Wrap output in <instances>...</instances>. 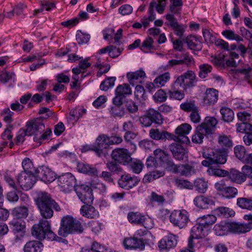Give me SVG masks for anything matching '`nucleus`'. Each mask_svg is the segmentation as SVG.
<instances>
[{
	"label": "nucleus",
	"instance_id": "10",
	"mask_svg": "<svg viewBox=\"0 0 252 252\" xmlns=\"http://www.w3.org/2000/svg\"><path fill=\"white\" fill-rule=\"evenodd\" d=\"M34 171L36 180L45 183H50L57 179L55 173L46 166H39Z\"/></svg>",
	"mask_w": 252,
	"mask_h": 252
},
{
	"label": "nucleus",
	"instance_id": "22",
	"mask_svg": "<svg viewBox=\"0 0 252 252\" xmlns=\"http://www.w3.org/2000/svg\"><path fill=\"white\" fill-rule=\"evenodd\" d=\"M126 77L129 83L133 86L135 84L142 83L146 78V73L142 69H139L135 72H128Z\"/></svg>",
	"mask_w": 252,
	"mask_h": 252
},
{
	"label": "nucleus",
	"instance_id": "32",
	"mask_svg": "<svg viewBox=\"0 0 252 252\" xmlns=\"http://www.w3.org/2000/svg\"><path fill=\"white\" fill-rule=\"evenodd\" d=\"M14 220H23L29 215V209L25 206H20L14 208L11 212Z\"/></svg>",
	"mask_w": 252,
	"mask_h": 252
},
{
	"label": "nucleus",
	"instance_id": "26",
	"mask_svg": "<svg viewBox=\"0 0 252 252\" xmlns=\"http://www.w3.org/2000/svg\"><path fill=\"white\" fill-rule=\"evenodd\" d=\"M175 172L174 174H179L181 176L189 177L195 174V170L194 166L189 164H177L176 168H175Z\"/></svg>",
	"mask_w": 252,
	"mask_h": 252
},
{
	"label": "nucleus",
	"instance_id": "28",
	"mask_svg": "<svg viewBox=\"0 0 252 252\" xmlns=\"http://www.w3.org/2000/svg\"><path fill=\"white\" fill-rule=\"evenodd\" d=\"M218 122L217 119L215 117H207L205 118L203 123L199 126L205 130L206 133H207L208 134L211 135Z\"/></svg>",
	"mask_w": 252,
	"mask_h": 252
},
{
	"label": "nucleus",
	"instance_id": "40",
	"mask_svg": "<svg viewBox=\"0 0 252 252\" xmlns=\"http://www.w3.org/2000/svg\"><path fill=\"white\" fill-rule=\"evenodd\" d=\"M214 231L218 236H223L227 234L229 231L228 222H221L216 224L214 227Z\"/></svg>",
	"mask_w": 252,
	"mask_h": 252
},
{
	"label": "nucleus",
	"instance_id": "24",
	"mask_svg": "<svg viewBox=\"0 0 252 252\" xmlns=\"http://www.w3.org/2000/svg\"><path fill=\"white\" fill-rule=\"evenodd\" d=\"M92 204H84L80 209L81 214L89 219H95L99 216V212L93 206Z\"/></svg>",
	"mask_w": 252,
	"mask_h": 252
},
{
	"label": "nucleus",
	"instance_id": "36",
	"mask_svg": "<svg viewBox=\"0 0 252 252\" xmlns=\"http://www.w3.org/2000/svg\"><path fill=\"white\" fill-rule=\"evenodd\" d=\"M204 226H202L199 223H197L194 225L191 230L190 234L192 237H195L196 239H199L205 237L206 234Z\"/></svg>",
	"mask_w": 252,
	"mask_h": 252
},
{
	"label": "nucleus",
	"instance_id": "35",
	"mask_svg": "<svg viewBox=\"0 0 252 252\" xmlns=\"http://www.w3.org/2000/svg\"><path fill=\"white\" fill-rule=\"evenodd\" d=\"M209 135L206 133V131L203 128L198 126L196 128L194 134L192 136V141L194 143L201 144L203 142L204 136L208 137Z\"/></svg>",
	"mask_w": 252,
	"mask_h": 252
},
{
	"label": "nucleus",
	"instance_id": "56",
	"mask_svg": "<svg viewBox=\"0 0 252 252\" xmlns=\"http://www.w3.org/2000/svg\"><path fill=\"white\" fill-rule=\"evenodd\" d=\"M135 97L140 101L145 100L147 98L145 94V90L142 86L137 85L135 87L134 92Z\"/></svg>",
	"mask_w": 252,
	"mask_h": 252
},
{
	"label": "nucleus",
	"instance_id": "54",
	"mask_svg": "<svg viewBox=\"0 0 252 252\" xmlns=\"http://www.w3.org/2000/svg\"><path fill=\"white\" fill-rule=\"evenodd\" d=\"M154 40L151 37H147L142 42L140 46V50L144 52H146L145 50H155L156 48L154 45Z\"/></svg>",
	"mask_w": 252,
	"mask_h": 252
},
{
	"label": "nucleus",
	"instance_id": "18",
	"mask_svg": "<svg viewBox=\"0 0 252 252\" xmlns=\"http://www.w3.org/2000/svg\"><path fill=\"white\" fill-rule=\"evenodd\" d=\"M150 137L155 140L165 141L175 139L176 136L165 130H159L158 128H152L149 131Z\"/></svg>",
	"mask_w": 252,
	"mask_h": 252
},
{
	"label": "nucleus",
	"instance_id": "38",
	"mask_svg": "<svg viewBox=\"0 0 252 252\" xmlns=\"http://www.w3.org/2000/svg\"><path fill=\"white\" fill-rule=\"evenodd\" d=\"M220 113L221 115L222 120L227 123L232 122L234 118V114L233 110L227 107H222L220 109Z\"/></svg>",
	"mask_w": 252,
	"mask_h": 252
},
{
	"label": "nucleus",
	"instance_id": "58",
	"mask_svg": "<svg viewBox=\"0 0 252 252\" xmlns=\"http://www.w3.org/2000/svg\"><path fill=\"white\" fill-rule=\"evenodd\" d=\"M237 131L239 132L245 133L252 132V125L248 122H242L236 125Z\"/></svg>",
	"mask_w": 252,
	"mask_h": 252
},
{
	"label": "nucleus",
	"instance_id": "11",
	"mask_svg": "<svg viewBox=\"0 0 252 252\" xmlns=\"http://www.w3.org/2000/svg\"><path fill=\"white\" fill-rule=\"evenodd\" d=\"M27 132L29 136H37L41 134L45 129V124L41 118H36L26 123Z\"/></svg>",
	"mask_w": 252,
	"mask_h": 252
},
{
	"label": "nucleus",
	"instance_id": "47",
	"mask_svg": "<svg viewBox=\"0 0 252 252\" xmlns=\"http://www.w3.org/2000/svg\"><path fill=\"white\" fill-rule=\"evenodd\" d=\"M174 185L180 189H192L193 184L187 180L176 178L174 179Z\"/></svg>",
	"mask_w": 252,
	"mask_h": 252
},
{
	"label": "nucleus",
	"instance_id": "61",
	"mask_svg": "<svg viewBox=\"0 0 252 252\" xmlns=\"http://www.w3.org/2000/svg\"><path fill=\"white\" fill-rule=\"evenodd\" d=\"M180 108L186 112H193L198 110V107L195 104L194 101L186 102L181 104Z\"/></svg>",
	"mask_w": 252,
	"mask_h": 252
},
{
	"label": "nucleus",
	"instance_id": "53",
	"mask_svg": "<svg viewBox=\"0 0 252 252\" xmlns=\"http://www.w3.org/2000/svg\"><path fill=\"white\" fill-rule=\"evenodd\" d=\"M237 194L238 190L236 188L230 186H226L221 196L227 199H231L235 197Z\"/></svg>",
	"mask_w": 252,
	"mask_h": 252
},
{
	"label": "nucleus",
	"instance_id": "48",
	"mask_svg": "<svg viewBox=\"0 0 252 252\" xmlns=\"http://www.w3.org/2000/svg\"><path fill=\"white\" fill-rule=\"evenodd\" d=\"M234 154L236 157L240 160L242 162L246 160L247 154L246 150L244 146L242 145H237L234 148Z\"/></svg>",
	"mask_w": 252,
	"mask_h": 252
},
{
	"label": "nucleus",
	"instance_id": "52",
	"mask_svg": "<svg viewBox=\"0 0 252 252\" xmlns=\"http://www.w3.org/2000/svg\"><path fill=\"white\" fill-rule=\"evenodd\" d=\"M184 42L187 43L188 48L191 50H196L197 45L194 42L197 41V38L192 35H189L182 38Z\"/></svg>",
	"mask_w": 252,
	"mask_h": 252
},
{
	"label": "nucleus",
	"instance_id": "31",
	"mask_svg": "<svg viewBox=\"0 0 252 252\" xmlns=\"http://www.w3.org/2000/svg\"><path fill=\"white\" fill-rule=\"evenodd\" d=\"M43 245L39 241H30L26 243L23 248L24 252H41Z\"/></svg>",
	"mask_w": 252,
	"mask_h": 252
},
{
	"label": "nucleus",
	"instance_id": "9",
	"mask_svg": "<svg viewBox=\"0 0 252 252\" xmlns=\"http://www.w3.org/2000/svg\"><path fill=\"white\" fill-rule=\"evenodd\" d=\"M17 181L19 185L20 189L28 190L31 189L36 181L34 173L21 172L17 177Z\"/></svg>",
	"mask_w": 252,
	"mask_h": 252
},
{
	"label": "nucleus",
	"instance_id": "13",
	"mask_svg": "<svg viewBox=\"0 0 252 252\" xmlns=\"http://www.w3.org/2000/svg\"><path fill=\"white\" fill-rule=\"evenodd\" d=\"M107 138V135L100 134L97 136L94 143L95 153L99 157L105 156L107 153V150L109 147Z\"/></svg>",
	"mask_w": 252,
	"mask_h": 252
},
{
	"label": "nucleus",
	"instance_id": "2",
	"mask_svg": "<svg viewBox=\"0 0 252 252\" xmlns=\"http://www.w3.org/2000/svg\"><path fill=\"white\" fill-rule=\"evenodd\" d=\"M202 157L205 160H203L201 164L203 166L208 167L207 170L208 175L216 177H226L228 171L212 166L214 164H223L226 162V152L207 148L203 150Z\"/></svg>",
	"mask_w": 252,
	"mask_h": 252
},
{
	"label": "nucleus",
	"instance_id": "41",
	"mask_svg": "<svg viewBox=\"0 0 252 252\" xmlns=\"http://www.w3.org/2000/svg\"><path fill=\"white\" fill-rule=\"evenodd\" d=\"M109 111L113 117L122 118L125 114V109L123 106L113 105L109 108Z\"/></svg>",
	"mask_w": 252,
	"mask_h": 252
},
{
	"label": "nucleus",
	"instance_id": "62",
	"mask_svg": "<svg viewBox=\"0 0 252 252\" xmlns=\"http://www.w3.org/2000/svg\"><path fill=\"white\" fill-rule=\"evenodd\" d=\"M153 97L156 102H163L167 99V96L166 92L163 90L159 89Z\"/></svg>",
	"mask_w": 252,
	"mask_h": 252
},
{
	"label": "nucleus",
	"instance_id": "30",
	"mask_svg": "<svg viewBox=\"0 0 252 252\" xmlns=\"http://www.w3.org/2000/svg\"><path fill=\"white\" fill-rule=\"evenodd\" d=\"M77 169L79 172L90 176H98V170L95 167L83 162H79L77 164Z\"/></svg>",
	"mask_w": 252,
	"mask_h": 252
},
{
	"label": "nucleus",
	"instance_id": "8",
	"mask_svg": "<svg viewBox=\"0 0 252 252\" xmlns=\"http://www.w3.org/2000/svg\"><path fill=\"white\" fill-rule=\"evenodd\" d=\"M197 80V77L193 71L188 70L178 76L175 82L180 86H182L184 90H186L188 88L194 87Z\"/></svg>",
	"mask_w": 252,
	"mask_h": 252
},
{
	"label": "nucleus",
	"instance_id": "29",
	"mask_svg": "<svg viewBox=\"0 0 252 252\" xmlns=\"http://www.w3.org/2000/svg\"><path fill=\"white\" fill-rule=\"evenodd\" d=\"M232 182L241 184L246 181L245 173L234 168H231L226 176Z\"/></svg>",
	"mask_w": 252,
	"mask_h": 252
},
{
	"label": "nucleus",
	"instance_id": "1",
	"mask_svg": "<svg viewBox=\"0 0 252 252\" xmlns=\"http://www.w3.org/2000/svg\"><path fill=\"white\" fill-rule=\"evenodd\" d=\"M35 204L43 219L32 226V236L39 241L44 239L57 241L58 239H61L52 231L51 221L48 220L53 217L54 210L56 212L61 211L60 206L52 198L50 194L45 191L37 193Z\"/></svg>",
	"mask_w": 252,
	"mask_h": 252
},
{
	"label": "nucleus",
	"instance_id": "23",
	"mask_svg": "<svg viewBox=\"0 0 252 252\" xmlns=\"http://www.w3.org/2000/svg\"><path fill=\"white\" fill-rule=\"evenodd\" d=\"M218 99V92L213 89H207L203 96V103L206 105L214 104Z\"/></svg>",
	"mask_w": 252,
	"mask_h": 252
},
{
	"label": "nucleus",
	"instance_id": "64",
	"mask_svg": "<svg viewBox=\"0 0 252 252\" xmlns=\"http://www.w3.org/2000/svg\"><path fill=\"white\" fill-rule=\"evenodd\" d=\"M22 167L24 169L23 172L29 173H34L32 169H33V164L29 158H25L22 163Z\"/></svg>",
	"mask_w": 252,
	"mask_h": 252
},
{
	"label": "nucleus",
	"instance_id": "19",
	"mask_svg": "<svg viewBox=\"0 0 252 252\" xmlns=\"http://www.w3.org/2000/svg\"><path fill=\"white\" fill-rule=\"evenodd\" d=\"M194 204L199 209H207L215 205V201L211 196L200 195L193 199Z\"/></svg>",
	"mask_w": 252,
	"mask_h": 252
},
{
	"label": "nucleus",
	"instance_id": "27",
	"mask_svg": "<svg viewBox=\"0 0 252 252\" xmlns=\"http://www.w3.org/2000/svg\"><path fill=\"white\" fill-rule=\"evenodd\" d=\"M229 231L234 233H244L249 231L251 227L249 224L240 223L238 222H228Z\"/></svg>",
	"mask_w": 252,
	"mask_h": 252
},
{
	"label": "nucleus",
	"instance_id": "33",
	"mask_svg": "<svg viewBox=\"0 0 252 252\" xmlns=\"http://www.w3.org/2000/svg\"><path fill=\"white\" fill-rule=\"evenodd\" d=\"M126 165L128 166L130 170L136 174L140 173L144 167V164L141 160L137 158H133L131 157V159L127 162Z\"/></svg>",
	"mask_w": 252,
	"mask_h": 252
},
{
	"label": "nucleus",
	"instance_id": "39",
	"mask_svg": "<svg viewBox=\"0 0 252 252\" xmlns=\"http://www.w3.org/2000/svg\"><path fill=\"white\" fill-rule=\"evenodd\" d=\"M218 143L219 145L221 146L223 148V150H221V151H224L226 152V154L227 155V149L231 148L233 146L232 141L230 138L225 135H220L218 137ZM219 151H220L219 150Z\"/></svg>",
	"mask_w": 252,
	"mask_h": 252
},
{
	"label": "nucleus",
	"instance_id": "4",
	"mask_svg": "<svg viewBox=\"0 0 252 252\" xmlns=\"http://www.w3.org/2000/svg\"><path fill=\"white\" fill-rule=\"evenodd\" d=\"M142 127H149L153 124L160 125L163 123V118L161 113L154 109H150L139 119Z\"/></svg>",
	"mask_w": 252,
	"mask_h": 252
},
{
	"label": "nucleus",
	"instance_id": "6",
	"mask_svg": "<svg viewBox=\"0 0 252 252\" xmlns=\"http://www.w3.org/2000/svg\"><path fill=\"white\" fill-rule=\"evenodd\" d=\"M9 228L14 235L15 243L21 242L26 235V225L23 220L12 219L9 222Z\"/></svg>",
	"mask_w": 252,
	"mask_h": 252
},
{
	"label": "nucleus",
	"instance_id": "60",
	"mask_svg": "<svg viewBox=\"0 0 252 252\" xmlns=\"http://www.w3.org/2000/svg\"><path fill=\"white\" fill-rule=\"evenodd\" d=\"M116 161H108L106 163V167L112 173L119 174L122 172L123 169L119 164L115 162Z\"/></svg>",
	"mask_w": 252,
	"mask_h": 252
},
{
	"label": "nucleus",
	"instance_id": "34",
	"mask_svg": "<svg viewBox=\"0 0 252 252\" xmlns=\"http://www.w3.org/2000/svg\"><path fill=\"white\" fill-rule=\"evenodd\" d=\"M217 220V218L213 215H204L198 218L197 220V222L199 223L202 226H204L207 229L214 224Z\"/></svg>",
	"mask_w": 252,
	"mask_h": 252
},
{
	"label": "nucleus",
	"instance_id": "15",
	"mask_svg": "<svg viewBox=\"0 0 252 252\" xmlns=\"http://www.w3.org/2000/svg\"><path fill=\"white\" fill-rule=\"evenodd\" d=\"M139 181L140 179L138 177L125 174L121 176L118 180V184L121 188L129 189L136 186Z\"/></svg>",
	"mask_w": 252,
	"mask_h": 252
},
{
	"label": "nucleus",
	"instance_id": "20",
	"mask_svg": "<svg viewBox=\"0 0 252 252\" xmlns=\"http://www.w3.org/2000/svg\"><path fill=\"white\" fill-rule=\"evenodd\" d=\"M177 238L176 235L172 234L165 236L158 243L159 249L168 250L175 247L177 244Z\"/></svg>",
	"mask_w": 252,
	"mask_h": 252
},
{
	"label": "nucleus",
	"instance_id": "16",
	"mask_svg": "<svg viewBox=\"0 0 252 252\" xmlns=\"http://www.w3.org/2000/svg\"><path fill=\"white\" fill-rule=\"evenodd\" d=\"M57 179L59 185L64 188H74L77 184L75 176L70 172L63 173L59 176Z\"/></svg>",
	"mask_w": 252,
	"mask_h": 252
},
{
	"label": "nucleus",
	"instance_id": "25",
	"mask_svg": "<svg viewBox=\"0 0 252 252\" xmlns=\"http://www.w3.org/2000/svg\"><path fill=\"white\" fill-rule=\"evenodd\" d=\"M182 87L175 81L171 85V90H169L168 94L171 99H175L181 100L185 97V94L182 91L179 90V88Z\"/></svg>",
	"mask_w": 252,
	"mask_h": 252
},
{
	"label": "nucleus",
	"instance_id": "14",
	"mask_svg": "<svg viewBox=\"0 0 252 252\" xmlns=\"http://www.w3.org/2000/svg\"><path fill=\"white\" fill-rule=\"evenodd\" d=\"M112 159L120 164L126 165L131 159V154L125 148H116L111 153Z\"/></svg>",
	"mask_w": 252,
	"mask_h": 252
},
{
	"label": "nucleus",
	"instance_id": "46",
	"mask_svg": "<svg viewBox=\"0 0 252 252\" xmlns=\"http://www.w3.org/2000/svg\"><path fill=\"white\" fill-rule=\"evenodd\" d=\"M215 213L220 217L229 218L235 215V212L229 208L220 207L215 210Z\"/></svg>",
	"mask_w": 252,
	"mask_h": 252
},
{
	"label": "nucleus",
	"instance_id": "55",
	"mask_svg": "<svg viewBox=\"0 0 252 252\" xmlns=\"http://www.w3.org/2000/svg\"><path fill=\"white\" fill-rule=\"evenodd\" d=\"M90 35L82 32L81 31H78L76 34V39L79 45L87 43L90 39Z\"/></svg>",
	"mask_w": 252,
	"mask_h": 252
},
{
	"label": "nucleus",
	"instance_id": "43",
	"mask_svg": "<svg viewBox=\"0 0 252 252\" xmlns=\"http://www.w3.org/2000/svg\"><path fill=\"white\" fill-rule=\"evenodd\" d=\"M144 215L139 212H130L127 214V219L131 223L141 224Z\"/></svg>",
	"mask_w": 252,
	"mask_h": 252
},
{
	"label": "nucleus",
	"instance_id": "57",
	"mask_svg": "<svg viewBox=\"0 0 252 252\" xmlns=\"http://www.w3.org/2000/svg\"><path fill=\"white\" fill-rule=\"evenodd\" d=\"M199 72L198 75L201 78H205L207 77L208 74L211 72L212 67L209 64H201L199 66Z\"/></svg>",
	"mask_w": 252,
	"mask_h": 252
},
{
	"label": "nucleus",
	"instance_id": "44",
	"mask_svg": "<svg viewBox=\"0 0 252 252\" xmlns=\"http://www.w3.org/2000/svg\"><path fill=\"white\" fill-rule=\"evenodd\" d=\"M73 189L78 198L82 197L83 194H86L88 192L93 191V189L89 186L80 183L79 184H77L76 186H74Z\"/></svg>",
	"mask_w": 252,
	"mask_h": 252
},
{
	"label": "nucleus",
	"instance_id": "49",
	"mask_svg": "<svg viewBox=\"0 0 252 252\" xmlns=\"http://www.w3.org/2000/svg\"><path fill=\"white\" fill-rule=\"evenodd\" d=\"M103 246L96 242L93 243L91 248L85 246L81 248V252H104Z\"/></svg>",
	"mask_w": 252,
	"mask_h": 252
},
{
	"label": "nucleus",
	"instance_id": "51",
	"mask_svg": "<svg viewBox=\"0 0 252 252\" xmlns=\"http://www.w3.org/2000/svg\"><path fill=\"white\" fill-rule=\"evenodd\" d=\"M115 93L126 97V95L131 94L132 91L128 84H123L117 87Z\"/></svg>",
	"mask_w": 252,
	"mask_h": 252
},
{
	"label": "nucleus",
	"instance_id": "63",
	"mask_svg": "<svg viewBox=\"0 0 252 252\" xmlns=\"http://www.w3.org/2000/svg\"><path fill=\"white\" fill-rule=\"evenodd\" d=\"M29 136L27 129L21 128L17 133L15 138V142L17 145L21 144L25 141V137Z\"/></svg>",
	"mask_w": 252,
	"mask_h": 252
},
{
	"label": "nucleus",
	"instance_id": "7",
	"mask_svg": "<svg viewBox=\"0 0 252 252\" xmlns=\"http://www.w3.org/2000/svg\"><path fill=\"white\" fill-rule=\"evenodd\" d=\"M170 222L175 227L180 229L185 227L189 221L188 213L185 210H175L169 217Z\"/></svg>",
	"mask_w": 252,
	"mask_h": 252
},
{
	"label": "nucleus",
	"instance_id": "42",
	"mask_svg": "<svg viewBox=\"0 0 252 252\" xmlns=\"http://www.w3.org/2000/svg\"><path fill=\"white\" fill-rule=\"evenodd\" d=\"M170 74L166 72L156 77L154 80V84H156L157 88L164 86L165 84L170 79Z\"/></svg>",
	"mask_w": 252,
	"mask_h": 252
},
{
	"label": "nucleus",
	"instance_id": "21",
	"mask_svg": "<svg viewBox=\"0 0 252 252\" xmlns=\"http://www.w3.org/2000/svg\"><path fill=\"white\" fill-rule=\"evenodd\" d=\"M123 245L126 249H139L143 250L145 248V244L140 239L136 238H126L124 239Z\"/></svg>",
	"mask_w": 252,
	"mask_h": 252
},
{
	"label": "nucleus",
	"instance_id": "59",
	"mask_svg": "<svg viewBox=\"0 0 252 252\" xmlns=\"http://www.w3.org/2000/svg\"><path fill=\"white\" fill-rule=\"evenodd\" d=\"M221 33L227 39L235 40L237 41H243V38L241 37L239 35L235 33V32L231 30L223 31Z\"/></svg>",
	"mask_w": 252,
	"mask_h": 252
},
{
	"label": "nucleus",
	"instance_id": "12",
	"mask_svg": "<svg viewBox=\"0 0 252 252\" xmlns=\"http://www.w3.org/2000/svg\"><path fill=\"white\" fill-rule=\"evenodd\" d=\"M169 149L175 159L182 161L188 160L187 150L181 144L176 142L173 143L169 146Z\"/></svg>",
	"mask_w": 252,
	"mask_h": 252
},
{
	"label": "nucleus",
	"instance_id": "37",
	"mask_svg": "<svg viewBox=\"0 0 252 252\" xmlns=\"http://www.w3.org/2000/svg\"><path fill=\"white\" fill-rule=\"evenodd\" d=\"M193 188L200 193H204L208 189V182L204 178H197L194 180Z\"/></svg>",
	"mask_w": 252,
	"mask_h": 252
},
{
	"label": "nucleus",
	"instance_id": "45",
	"mask_svg": "<svg viewBox=\"0 0 252 252\" xmlns=\"http://www.w3.org/2000/svg\"><path fill=\"white\" fill-rule=\"evenodd\" d=\"M237 205L242 209L252 210V197H240L237 200Z\"/></svg>",
	"mask_w": 252,
	"mask_h": 252
},
{
	"label": "nucleus",
	"instance_id": "50",
	"mask_svg": "<svg viewBox=\"0 0 252 252\" xmlns=\"http://www.w3.org/2000/svg\"><path fill=\"white\" fill-rule=\"evenodd\" d=\"M116 79L115 77H108L101 83L99 86L100 89L103 91H107L114 86Z\"/></svg>",
	"mask_w": 252,
	"mask_h": 252
},
{
	"label": "nucleus",
	"instance_id": "17",
	"mask_svg": "<svg viewBox=\"0 0 252 252\" xmlns=\"http://www.w3.org/2000/svg\"><path fill=\"white\" fill-rule=\"evenodd\" d=\"M191 129V126L188 124L185 123L180 125L175 130V132L178 136L174 140L187 143L189 142V139L186 135L189 133Z\"/></svg>",
	"mask_w": 252,
	"mask_h": 252
},
{
	"label": "nucleus",
	"instance_id": "5",
	"mask_svg": "<svg viewBox=\"0 0 252 252\" xmlns=\"http://www.w3.org/2000/svg\"><path fill=\"white\" fill-rule=\"evenodd\" d=\"M154 155L165 170L171 173L175 172L177 164L174 163L168 154L160 149H157L154 151Z\"/></svg>",
	"mask_w": 252,
	"mask_h": 252
},
{
	"label": "nucleus",
	"instance_id": "3",
	"mask_svg": "<svg viewBox=\"0 0 252 252\" xmlns=\"http://www.w3.org/2000/svg\"><path fill=\"white\" fill-rule=\"evenodd\" d=\"M83 231V226L79 221L75 220L71 216L66 215L61 219L58 233L59 235L65 237L70 234L82 233Z\"/></svg>",
	"mask_w": 252,
	"mask_h": 252
}]
</instances>
